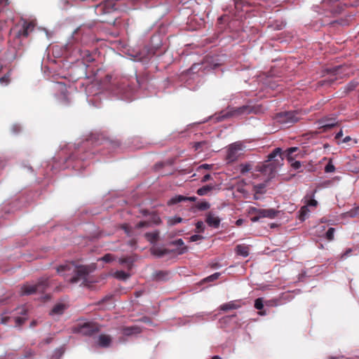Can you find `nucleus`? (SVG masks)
I'll use <instances>...</instances> for the list:
<instances>
[{"label":"nucleus","instance_id":"nucleus-1","mask_svg":"<svg viewBox=\"0 0 359 359\" xmlns=\"http://www.w3.org/2000/svg\"><path fill=\"white\" fill-rule=\"evenodd\" d=\"M65 271L74 273V276L68 279L70 283H77L82 281V284H84L92 269L89 266H74L72 264L60 265L57 267V272L58 273L61 274Z\"/></svg>","mask_w":359,"mask_h":359},{"label":"nucleus","instance_id":"nucleus-2","mask_svg":"<svg viewBox=\"0 0 359 359\" xmlns=\"http://www.w3.org/2000/svg\"><path fill=\"white\" fill-rule=\"evenodd\" d=\"M48 285V278L43 277L35 285H24L22 286L20 294L29 295L36 292L42 293L47 289Z\"/></svg>","mask_w":359,"mask_h":359},{"label":"nucleus","instance_id":"nucleus-3","mask_svg":"<svg viewBox=\"0 0 359 359\" xmlns=\"http://www.w3.org/2000/svg\"><path fill=\"white\" fill-rule=\"evenodd\" d=\"M274 120L282 126L287 128L298 122L299 118L296 111H283L277 114Z\"/></svg>","mask_w":359,"mask_h":359},{"label":"nucleus","instance_id":"nucleus-4","mask_svg":"<svg viewBox=\"0 0 359 359\" xmlns=\"http://www.w3.org/2000/svg\"><path fill=\"white\" fill-rule=\"evenodd\" d=\"M100 330V326L95 323L87 322L77 324L73 327V332L85 336H92Z\"/></svg>","mask_w":359,"mask_h":359},{"label":"nucleus","instance_id":"nucleus-5","mask_svg":"<svg viewBox=\"0 0 359 359\" xmlns=\"http://www.w3.org/2000/svg\"><path fill=\"white\" fill-rule=\"evenodd\" d=\"M283 154L282 153V150L280 148L275 149L268 156V161L271 163L263 165L259 170L262 172H268V170H269L270 172H274L276 167V164L279 163L278 160L275 159V158L279 156L280 160L283 161Z\"/></svg>","mask_w":359,"mask_h":359},{"label":"nucleus","instance_id":"nucleus-6","mask_svg":"<svg viewBox=\"0 0 359 359\" xmlns=\"http://www.w3.org/2000/svg\"><path fill=\"white\" fill-rule=\"evenodd\" d=\"M243 146L241 142H235L230 144L227 149L226 159L229 163H232L238 159L243 154Z\"/></svg>","mask_w":359,"mask_h":359},{"label":"nucleus","instance_id":"nucleus-7","mask_svg":"<svg viewBox=\"0 0 359 359\" xmlns=\"http://www.w3.org/2000/svg\"><path fill=\"white\" fill-rule=\"evenodd\" d=\"M35 27V23L33 21H27L23 20L22 26L15 33V37L17 38H27L29 34L33 32Z\"/></svg>","mask_w":359,"mask_h":359},{"label":"nucleus","instance_id":"nucleus-8","mask_svg":"<svg viewBox=\"0 0 359 359\" xmlns=\"http://www.w3.org/2000/svg\"><path fill=\"white\" fill-rule=\"evenodd\" d=\"M252 112V108L248 105H243L239 107H232L229 109L226 116L238 117L243 115H248Z\"/></svg>","mask_w":359,"mask_h":359},{"label":"nucleus","instance_id":"nucleus-9","mask_svg":"<svg viewBox=\"0 0 359 359\" xmlns=\"http://www.w3.org/2000/svg\"><path fill=\"white\" fill-rule=\"evenodd\" d=\"M343 69H344V67L342 66H337L335 67L328 69L327 72L331 74L332 77L330 79H329V80H327V81L322 80L319 83H320L321 86H324L326 82H328L329 83L331 84L333 82H334L336 80L338 79L337 76L339 78H342V76H340V74H341V70Z\"/></svg>","mask_w":359,"mask_h":359},{"label":"nucleus","instance_id":"nucleus-10","mask_svg":"<svg viewBox=\"0 0 359 359\" xmlns=\"http://www.w3.org/2000/svg\"><path fill=\"white\" fill-rule=\"evenodd\" d=\"M337 123L334 118H322L318 121L319 129L322 132H326L327 130L337 126Z\"/></svg>","mask_w":359,"mask_h":359},{"label":"nucleus","instance_id":"nucleus-11","mask_svg":"<svg viewBox=\"0 0 359 359\" xmlns=\"http://www.w3.org/2000/svg\"><path fill=\"white\" fill-rule=\"evenodd\" d=\"M175 252L176 250H168L158 246H154L151 248V255L156 256L158 257H162L165 255L174 253Z\"/></svg>","mask_w":359,"mask_h":359},{"label":"nucleus","instance_id":"nucleus-12","mask_svg":"<svg viewBox=\"0 0 359 359\" xmlns=\"http://www.w3.org/2000/svg\"><path fill=\"white\" fill-rule=\"evenodd\" d=\"M205 222L211 227L218 228L220 224V219L212 212H208L206 215Z\"/></svg>","mask_w":359,"mask_h":359},{"label":"nucleus","instance_id":"nucleus-13","mask_svg":"<svg viewBox=\"0 0 359 359\" xmlns=\"http://www.w3.org/2000/svg\"><path fill=\"white\" fill-rule=\"evenodd\" d=\"M264 209H259L255 207H250L249 208L248 213L252 217H251V221L253 222H258L261 218H262Z\"/></svg>","mask_w":359,"mask_h":359},{"label":"nucleus","instance_id":"nucleus-14","mask_svg":"<svg viewBox=\"0 0 359 359\" xmlns=\"http://www.w3.org/2000/svg\"><path fill=\"white\" fill-rule=\"evenodd\" d=\"M112 339L110 335L102 334L99 336L97 344L100 347H109L111 343Z\"/></svg>","mask_w":359,"mask_h":359},{"label":"nucleus","instance_id":"nucleus-15","mask_svg":"<svg viewBox=\"0 0 359 359\" xmlns=\"http://www.w3.org/2000/svg\"><path fill=\"white\" fill-rule=\"evenodd\" d=\"M241 306L239 301H231L228 303L222 304L219 306L220 310L227 311L229 310L238 309Z\"/></svg>","mask_w":359,"mask_h":359},{"label":"nucleus","instance_id":"nucleus-16","mask_svg":"<svg viewBox=\"0 0 359 359\" xmlns=\"http://www.w3.org/2000/svg\"><path fill=\"white\" fill-rule=\"evenodd\" d=\"M236 11H242L243 7L250 6V0H232Z\"/></svg>","mask_w":359,"mask_h":359},{"label":"nucleus","instance_id":"nucleus-17","mask_svg":"<svg viewBox=\"0 0 359 359\" xmlns=\"http://www.w3.org/2000/svg\"><path fill=\"white\" fill-rule=\"evenodd\" d=\"M123 334L126 336H130L134 334H139L141 332V329L138 326L124 327L123 328Z\"/></svg>","mask_w":359,"mask_h":359},{"label":"nucleus","instance_id":"nucleus-18","mask_svg":"<svg viewBox=\"0 0 359 359\" xmlns=\"http://www.w3.org/2000/svg\"><path fill=\"white\" fill-rule=\"evenodd\" d=\"M169 271H158L153 273V278L158 281L166 280L168 278Z\"/></svg>","mask_w":359,"mask_h":359},{"label":"nucleus","instance_id":"nucleus-19","mask_svg":"<svg viewBox=\"0 0 359 359\" xmlns=\"http://www.w3.org/2000/svg\"><path fill=\"white\" fill-rule=\"evenodd\" d=\"M210 147V144L207 141H201L194 142L193 144V148L196 151L201 152L204 149H208Z\"/></svg>","mask_w":359,"mask_h":359},{"label":"nucleus","instance_id":"nucleus-20","mask_svg":"<svg viewBox=\"0 0 359 359\" xmlns=\"http://www.w3.org/2000/svg\"><path fill=\"white\" fill-rule=\"evenodd\" d=\"M144 237L151 243H155L159 238V231H155L154 232H147L144 234Z\"/></svg>","mask_w":359,"mask_h":359},{"label":"nucleus","instance_id":"nucleus-21","mask_svg":"<svg viewBox=\"0 0 359 359\" xmlns=\"http://www.w3.org/2000/svg\"><path fill=\"white\" fill-rule=\"evenodd\" d=\"M170 245H176V246H181L182 247V248H180V250H176L175 252H177L179 255H182V254H184V252H187V246H184V241L181 238H179L177 240H175L174 241H172L170 243Z\"/></svg>","mask_w":359,"mask_h":359},{"label":"nucleus","instance_id":"nucleus-22","mask_svg":"<svg viewBox=\"0 0 359 359\" xmlns=\"http://www.w3.org/2000/svg\"><path fill=\"white\" fill-rule=\"evenodd\" d=\"M237 255L246 257L249 255V247L245 245H238L236 248Z\"/></svg>","mask_w":359,"mask_h":359},{"label":"nucleus","instance_id":"nucleus-23","mask_svg":"<svg viewBox=\"0 0 359 359\" xmlns=\"http://www.w3.org/2000/svg\"><path fill=\"white\" fill-rule=\"evenodd\" d=\"M262 213V218L267 217L269 219H273L278 216L279 211L274 210L273 208H269L264 209V212Z\"/></svg>","mask_w":359,"mask_h":359},{"label":"nucleus","instance_id":"nucleus-24","mask_svg":"<svg viewBox=\"0 0 359 359\" xmlns=\"http://www.w3.org/2000/svg\"><path fill=\"white\" fill-rule=\"evenodd\" d=\"M80 55L85 62H91L94 61V57L88 50H81Z\"/></svg>","mask_w":359,"mask_h":359},{"label":"nucleus","instance_id":"nucleus-25","mask_svg":"<svg viewBox=\"0 0 359 359\" xmlns=\"http://www.w3.org/2000/svg\"><path fill=\"white\" fill-rule=\"evenodd\" d=\"M264 301L263 298L259 297L255 299L254 306L256 309L259 310V313L260 315H265L266 312L262 311L264 306Z\"/></svg>","mask_w":359,"mask_h":359},{"label":"nucleus","instance_id":"nucleus-26","mask_svg":"<svg viewBox=\"0 0 359 359\" xmlns=\"http://www.w3.org/2000/svg\"><path fill=\"white\" fill-rule=\"evenodd\" d=\"M66 306L63 304H57L52 309V310L50 311V315H61L63 313L64 311L65 310Z\"/></svg>","mask_w":359,"mask_h":359},{"label":"nucleus","instance_id":"nucleus-27","mask_svg":"<svg viewBox=\"0 0 359 359\" xmlns=\"http://www.w3.org/2000/svg\"><path fill=\"white\" fill-rule=\"evenodd\" d=\"M214 189V186L211 184H208L199 188L196 193L199 196H205L207 195L210 191H211Z\"/></svg>","mask_w":359,"mask_h":359},{"label":"nucleus","instance_id":"nucleus-28","mask_svg":"<svg viewBox=\"0 0 359 359\" xmlns=\"http://www.w3.org/2000/svg\"><path fill=\"white\" fill-rule=\"evenodd\" d=\"M187 199L188 198H187V196H182V195H178V196H176L172 197V198H170L168 201V205H175V204H177L178 203H181V202H183V201H187Z\"/></svg>","mask_w":359,"mask_h":359},{"label":"nucleus","instance_id":"nucleus-29","mask_svg":"<svg viewBox=\"0 0 359 359\" xmlns=\"http://www.w3.org/2000/svg\"><path fill=\"white\" fill-rule=\"evenodd\" d=\"M309 212V210L307 207V205H304L301 208V209L299 210V220L301 221H304L306 217V215H308Z\"/></svg>","mask_w":359,"mask_h":359},{"label":"nucleus","instance_id":"nucleus-30","mask_svg":"<svg viewBox=\"0 0 359 359\" xmlns=\"http://www.w3.org/2000/svg\"><path fill=\"white\" fill-rule=\"evenodd\" d=\"M129 276L130 275L123 271H118L115 273V277L120 280H126Z\"/></svg>","mask_w":359,"mask_h":359},{"label":"nucleus","instance_id":"nucleus-31","mask_svg":"<svg viewBox=\"0 0 359 359\" xmlns=\"http://www.w3.org/2000/svg\"><path fill=\"white\" fill-rule=\"evenodd\" d=\"M133 262V260L130 257H122L119 259V263L121 264H126L128 268L131 267Z\"/></svg>","mask_w":359,"mask_h":359},{"label":"nucleus","instance_id":"nucleus-32","mask_svg":"<svg viewBox=\"0 0 359 359\" xmlns=\"http://www.w3.org/2000/svg\"><path fill=\"white\" fill-rule=\"evenodd\" d=\"M182 221V218H181L180 217H170L168 219V224L170 226H173L178 223H180Z\"/></svg>","mask_w":359,"mask_h":359},{"label":"nucleus","instance_id":"nucleus-33","mask_svg":"<svg viewBox=\"0 0 359 359\" xmlns=\"http://www.w3.org/2000/svg\"><path fill=\"white\" fill-rule=\"evenodd\" d=\"M334 231H335V229L333 227H330L328 229L327 231L326 232V235H325L327 240L331 241L334 239Z\"/></svg>","mask_w":359,"mask_h":359},{"label":"nucleus","instance_id":"nucleus-34","mask_svg":"<svg viewBox=\"0 0 359 359\" xmlns=\"http://www.w3.org/2000/svg\"><path fill=\"white\" fill-rule=\"evenodd\" d=\"M335 170V167L332 163V159H330L328 163L325 167V172H332Z\"/></svg>","mask_w":359,"mask_h":359},{"label":"nucleus","instance_id":"nucleus-35","mask_svg":"<svg viewBox=\"0 0 359 359\" xmlns=\"http://www.w3.org/2000/svg\"><path fill=\"white\" fill-rule=\"evenodd\" d=\"M197 208L201 210H208L210 208L209 203L206 201H203L201 203H198L196 205Z\"/></svg>","mask_w":359,"mask_h":359},{"label":"nucleus","instance_id":"nucleus-36","mask_svg":"<svg viewBox=\"0 0 359 359\" xmlns=\"http://www.w3.org/2000/svg\"><path fill=\"white\" fill-rule=\"evenodd\" d=\"M278 299H269L264 302V304L266 306L273 307L277 306L278 305Z\"/></svg>","mask_w":359,"mask_h":359},{"label":"nucleus","instance_id":"nucleus-37","mask_svg":"<svg viewBox=\"0 0 359 359\" xmlns=\"http://www.w3.org/2000/svg\"><path fill=\"white\" fill-rule=\"evenodd\" d=\"M100 259L104 262L109 263L114 260V257L113 255L108 253L104 255Z\"/></svg>","mask_w":359,"mask_h":359},{"label":"nucleus","instance_id":"nucleus-38","mask_svg":"<svg viewBox=\"0 0 359 359\" xmlns=\"http://www.w3.org/2000/svg\"><path fill=\"white\" fill-rule=\"evenodd\" d=\"M121 229L124 230L125 233L128 236H132V228L127 224H123L121 225Z\"/></svg>","mask_w":359,"mask_h":359},{"label":"nucleus","instance_id":"nucleus-39","mask_svg":"<svg viewBox=\"0 0 359 359\" xmlns=\"http://www.w3.org/2000/svg\"><path fill=\"white\" fill-rule=\"evenodd\" d=\"M10 82V74L8 73L5 75H4L2 77L0 78V83L1 84H8Z\"/></svg>","mask_w":359,"mask_h":359},{"label":"nucleus","instance_id":"nucleus-40","mask_svg":"<svg viewBox=\"0 0 359 359\" xmlns=\"http://www.w3.org/2000/svg\"><path fill=\"white\" fill-rule=\"evenodd\" d=\"M151 222L156 224H160L161 223V219L158 217V215L154 212L151 214Z\"/></svg>","mask_w":359,"mask_h":359},{"label":"nucleus","instance_id":"nucleus-41","mask_svg":"<svg viewBox=\"0 0 359 359\" xmlns=\"http://www.w3.org/2000/svg\"><path fill=\"white\" fill-rule=\"evenodd\" d=\"M358 85L357 82H350L345 88V90L346 92H350L353 90H354Z\"/></svg>","mask_w":359,"mask_h":359},{"label":"nucleus","instance_id":"nucleus-42","mask_svg":"<svg viewBox=\"0 0 359 359\" xmlns=\"http://www.w3.org/2000/svg\"><path fill=\"white\" fill-rule=\"evenodd\" d=\"M196 230H197L196 231L198 233H203L205 230L204 224L201 221H199L196 223Z\"/></svg>","mask_w":359,"mask_h":359},{"label":"nucleus","instance_id":"nucleus-43","mask_svg":"<svg viewBox=\"0 0 359 359\" xmlns=\"http://www.w3.org/2000/svg\"><path fill=\"white\" fill-rule=\"evenodd\" d=\"M298 149L297 147H290L287 150V156L289 161H290L292 158V154L295 151H297Z\"/></svg>","mask_w":359,"mask_h":359},{"label":"nucleus","instance_id":"nucleus-44","mask_svg":"<svg viewBox=\"0 0 359 359\" xmlns=\"http://www.w3.org/2000/svg\"><path fill=\"white\" fill-rule=\"evenodd\" d=\"M220 276V273L217 272V273H215L213 274H212L211 276L207 277L205 280L206 281H213V280H217L219 277Z\"/></svg>","mask_w":359,"mask_h":359},{"label":"nucleus","instance_id":"nucleus-45","mask_svg":"<svg viewBox=\"0 0 359 359\" xmlns=\"http://www.w3.org/2000/svg\"><path fill=\"white\" fill-rule=\"evenodd\" d=\"M351 217H359V206L351 210L348 212Z\"/></svg>","mask_w":359,"mask_h":359},{"label":"nucleus","instance_id":"nucleus-46","mask_svg":"<svg viewBox=\"0 0 359 359\" xmlns=\"http://www.w3.org/2000/svg\"><path fill=\"white\" fill-rule=\"evenodd\" d=\"M241 172L244 174L251 170V165L249 164L241 165Z\"/></svg>","mask_w":359,"mask_h":359},{"label":"nucleus","instance_id":"nucleus-47","mask_svg":"<svg viewBox=\"0 0 359 359\" xmlns=\"http://www.w3.org/2000/svg\"><path fill=\"white\" fill-rule=\"evenodd\" d=\"M149 222H147V221H142V222H140L139 223H137L135 226V227L137 229H141V228H144V227H147L149 226Z\"/></svg>","mask_w":359,"mask_h":359},{"label":"nucleus","instance_id":"nucleus-48","mask_svg":"<svg viewBox=\"0 0 359 359\" xmlns=\"http://www.w3.org/2000/svg\"><path fill=\"white\" fill-rule=\"evenodd\" d=\"M26 320V318L25 317H16L15 319V323L17 325L20 326L22 325Z\"/></svg>","mask_w":359,"mask_h":359},{"label":"nucleus","instance_id":"nucleus-49","mask_svg":"<svg viewBox=\"0 0 359 359\" xmlns=\"http://www.w3.org/2000/svg\"><path fill=\"white\" fill-rule=\"evenodd\" d=\"M203 237L201 235H197V234H195V235H193L191 236L190 238H189V240L191 242H195V241H200L201 239H203Z\"/></svg>","mask_w":359,"mask_h":359},{"label":"nucleus","instance_id":"nucleus-50","mask_svg":"<svg viewBox=\"0 0 359 359\" xmlns=\"http://www.w3.org/2000/svg\"><path fill=\"white\" fill-rule=\"evenodd\" d=\"M317 205H318V202L315 199H311L306 203L307 207L308 206H314V207H316V206H317Z\"/></svg>","mask_w":359,"mask_h":359},{"label":"nucleus","instance_id":"nucleus-51","mask_svg":"<svg viewBox=\"0 0 359 359\" xmlns=\"http://www.w3.org/2000/svg\"><path fill=\"white\" fill-rule=\"evenodd\" d=\"M352 252V250L351 248L347 249L341 255V259H345L346 257L349 255V254Z\"/></svg>","mask_w":359,"mask_h":359},{"label":"nucleus","instance_id":"nucleus-52","mask_svg":"<svg viewBox=\"0 0 359 359\" xmlns=\"http://www.w3.org/2000/svg\"><path fill=\"white\" fill-rule=\"evenodd\" d=\"M212 168V165H209V164H203L201 165H200L198 168V170H200L201 169H206V170H209Z\"/></svg>","mask_w":359,"mask_h":359},{"label":"nucleus","instance_id":"nucleus-53","mask_svg":"<svg viewBox=\"0 0 359 359\" xmlns=\"http://www.w3.org/2000/svg\"><path fill=\"white\" fill-rule=\"evenodd\" d=\"M210 179H212L211 175L210 174H206L202 177L201 182H206L207 181L210 180Z\"/></svg>","mask_w":359,"mask_h":359},{"label":"nucleus","instance_id":"nucleus-54","mask_svg":"<svg viewBox=\"0 0 359 359\" xmlns=\"http://www.w3.org/2000/svg\"><path fill=\"white\" fill-rule=\"evenodd\" d=\"M27 312V311L25 307L19 308V311H18L19 313L22 314V315H26Z\"/></svg>","mask_w":359,"mask_h":359},{"label":"nucleus","instance_id":"nucleus-55","mask_svg":"<svg viewBox=\"0 0 359 359\" xmlns=\"http://www.w3.org/2000/svg\"><path fill=\"white\" fill-rule=\"evenodd\" d=\"M33 355H34L33 351L29 349V350L26 351V352L25 353V358H28V357H30V356H32Z\"/></svg>","mask_w":359,"mask_h":359},{"label":"nucleus","instance_id":"nucleus-56","mask_svg":"<svg viewBox=\"0 0 359 359\" xmlns=\"http://www.w3.org/2000/svg\"><path fill=\"white\" fill-rule=\"evenodd\" d=\"M292 166L295 169H299L301 167V163L299 161H295L292 163Z\"/></svg>","mask_w":359,"mask_h":359},{"label":"nucleus","instance_id":"nucleus-57","mask_svg":"<svg viewBox=\"0 0 359 359\" xmlns=\"http://www.w3.org/2000/svg\"><path fill=\"white\" fill-rule=\"evenodd\" d=\"M140 212L143 216H147V215H151L150 212H149V210H147L146 209L141 210Z\"/></svg>","mask_w":359,"mask_h":359},{"label":"nucleus","instance_id":"nucleus-58","mask_svg":"<svg viewBox=\"0 0 359 359\" xmlns=\"http://www.w3.org/2000/svg\"><path fill=\"white\" fill-rule=\"evenodd\" d=\"M343 136V131L342 130H340L339 133H337L335 135V139L339 140Z\"/></svg>","mask_w":359,"mask_h":359},{"label":"nucleus","instance_id":"nucleus-59","mask_svg":"<svg viewBox=\"0 0 359 359\" xmlns=\"http://www.w3.org/2000/svg\"><path fill=\"white\" fill-rule=\"evenodd\" d=\"M328 359H344L343 355H338V356H330Z\"/></svg>","mask_w":359,"mask_h":359},{"label":"nucleus","instance_id":"nucleus-60","mask_svg":"<svg viewBox=\"0 0 359 359\" xmlns=\"http://www.w3.org/2000/svg\"><path fill=\"white\" fill-rule=\"evenodd\" d=\"M351 140V137L350 136H346V137H344L343 139L342 142L347 143V142H348Z\"/></svg>","mask_w":359,"mask_h":359},{"label":"nucleus","instance_id":"nucleus-61","mask_svg":"<svg viewBox=\"0 0 359 359\" xmlns=\"http://www.w3.org/2000/svg\"><path fill=\"white\" fill-rule=\"evenodd\" d=\"M243 223V219H238L236 222V224L237 226H241L242 225V224Z\"/></svg>","mask_w":359,"mask_h":359},{"label":"nucleus","instance_id":"nucleus-62","mask_svg":"<svg viewBox=\"0 0 359 359\" xmlns=\"http://www.w3.org/2000/svg\"><path fill=\"white\" fill-rule=\"evenodd\" d=\"M4 4L5 5L8 4V0H0V4Z\"/></svg>","mask_w":359,"mask_h":359},{"label":"nucleus","instance_id":"nucleus-63","mask_svg":"<svg viewBox=\"0 0 359 359\" xmlns=\"http://www.w3.org/2000/svg\"><path fill=\"white\" fill-rule=\"evenodd\" d=\"M187 198H189L187 200V201H194L196 200V197H187Z\"/></svg>","mask_w":359,"mask_h":359},{"label":"nucleus","instance_id":"nucleus-64","mask_svg":"<svg viewBox=\"0 0 359 359\" xmlns=\"http://www.w3.org/2000/svg\"><path fill=\"white\" fill-rule=\"evenodd\" d=\"M8 319V318H6V317L2 318L1 323L6 324L7 323Z\"/></svg>","mask_w":359,"mask_h":359}]
</instances>
